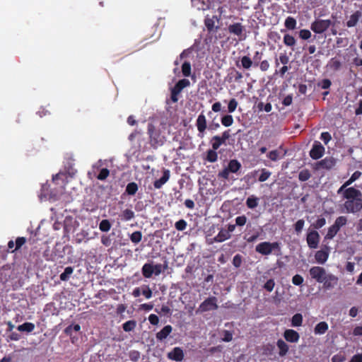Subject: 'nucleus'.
I'll return each instance as SVG.
<instances>
[{
    "mask_svg": "<svg viewBox=\"0 0 362 362\" xmlns=\"http://www.w3.org/2000/svg\"><path fill=\"white\" fill-rule=\"evenodd\" d=\"M346 201L343 204L348 214H357L362 210V193L353 187H349L344 193Z\"/></svg>",
    "mask_w": 362,
    "mask_h": 362,
    "instance_id": "obj_1",
    "label": "nucleus"
},
{
    "mask_svg": "<svg viewBox=\"0 0 362 362\" xmlns=\"http://www.w3.org/2000/svg\"><path fill=\"white\" fill-rule=\"evenodd\" d=\"M255 251L262 255L274 254L276 256L281 255V243L279 242H262L256 245Z\"/></svg>",
    "mask_w": 362,
    "mask_h": 362,
    "instance_id": "obj_2",
    "label": "nucleus"
},
{
    "mask_svg": "<svg viewBox=\"0 0 362 362\" xmlns=\"http://www.w3.org/2000/svg\"><path fill=\"white\" fill-rule=\"evenodd\" d=\"M196 127L198 131V136L199 138H203L205 135L206 130L208 129L209 131H215L220 127V124L218 122H216L214 119H213L209 126H207V121L206 116L204 112H202L197 119L196 120Z\"/></svg>",
    "mask_w": 362,
    "mask_h": 362,
    "instance_id": "obj_3",
    "label": "nucleus"
},
{
    "mask_svg": "<svg viewBox=\"0 0 362 362\" xmlns=\"http://www.w3.org/2000/svg\"><path fill=\"white\" fill-rule=\"evenodd\" d=\"M147 130L149 135L150 144L153 148H156L164 144L165 141V136L161 134L160 130L156 129L152 123L148 124Z\"/></svg>",
    "mask_w": 362,
    "mask_h": 362,
    "instance_id": "obj_4",
    "label": "nucleus"
},
{
    "mask_svg": "<svg viewBox=\"0 0 362 362\" xmlns=\"http://www.w3.org/2000/svg\"><path fill=\"white\" fill-rule=\"evenodd\" d=\"M241 168L242 165L237 159L230 160L228 165L221 171L218 172V177L225 180H228L230 173L238 174Z\"/></svg>",
    "mask_w": 362,
    "mask_h": 362,
    "instance_id": "obj_5",
    "label": "nucleus"
},
{
    "mask_svg": "<svg viewBox=\"0 0 362 362\" xmlns=\"http://www.w3.org/2000/svg\"><path fill=\"white\" fill-rule=\"evenodd\" d=\"M334 23L329 19H316L310 25V29L316 34H322L327 31Z\"/></svg>",
    "mask_w": 362,
    "mask_h": 362,
    "instance_id": "obj_6",
    "label": "nucleus"
},
{
    "mask_svg": "<svg viewBox=\"0 0 362 362\" xmlns=\"http://www.w3.org/2000/svg\"><path fill=\"white\" fill-rule=\"evenodd\" d=\"M190 82L188 79L183 78L178 81L175 85L171 88L170 90V100L173 103H175L178 101V95L182 92L183 88L189 86Z\"/></svg>",
    "mask_w": 362,
    "mask_h": 362,
    "instance_id": "obj_7",
    "label": "nucleus"
},
{
    "mask_svg": "<svg viewBox=\"0 0 362 362\" xmlns=\"http://www.w3.org/2000/svg\"><path fill=\"white\" fill-rule=\"evenodd\" d=\"M217 298L215 296H211L205 299L199 306L196 313H205L210 310L218 309Z\"/></svg>",
    "mask_w": 362,
    "mask_h": 362,
    "instance_id": "obj_8",
    "label": "nucleus"
},
{
    "mask_svg": "<svg viewBox=\"0 0 362 362\" xmlns=\"http://www.w3.org/2000/svg\"><path fill=\"white\" fill-rule=\"evenodd\" d=\"M320 236L318 232L315 230H310L307 233L306 241L308 246L310 249H316L318 247Z\"/></svg>",
    "mask_w": 362,
    "mask_h": 362,
    "instance_id": "obj_9",
    "label": "nucleus"
},
{
    "mask_svg": "<svg viewBox=\"0 0 362 362\" xmlns=\"http://www.w3.org/2000/svg\"><path fill=\"white\" fill-rule=\"evenodd\" d=\"M325 151V147L322 144L318 141H315L310 151V156L314 160H317L323 156Z\"/></svg>",
    "mask_w": 362,
    "mask_h": 362,
    "instance_id": "obj_10",
    "label": "nucleus"
},
{
    "mask_svg": "<svg viewBox=\"0 0 362 362\" xmlns=\"http://www.w3.org/2000/svg\"><path fill=\"white\" fill-rule=\"evenodd\" d=\"M309 274L311 278L318 283H322L324 281L323 278L327 274L325 268L318 266L312 267L309 270Z\"/></svg>",
    "mask_w": 362,
    "mask_h": 362,
    "instance_id": "obj_11",
    "label": "nucleus"
},
{
    "mask_svg": "<svg viewBox=\"0 0 362 362\" xmlns=\"http://www.w3.org/2000/svg\"><path fill=\"white\" fill-rule=\"evenodd\" d=\"M336 165V160L332 157H327L316 163V170H331Z\"/></svg>",
    "mask_w": 362,
    "mask_h": 362,
    "instance_id": "obj_12",
    "label": "nucleus"
},
{
    "mask_svg": "<svg viewBox=\"0 0 362 362\" xmlns=\"http://www.w3.org/2000/svg\"><path fill=\"white\" fill-rule=\"evenodd\" d=\"M329 247L328 246H324L323 248L317 251L315 254V259L319 264H325L329 258Z\"/></svg>",
    "mask_w": 362,
    "mask_h": 362,
    "instance_id": "obj_13",
    "label": "nucleus"
},
{
    "mask_svg": "<svg viewBox=\"0 0 362 362\" xmlns=\"http://www.w3.org/2000/svg\"><path fill=\"white\" fill-rule=\"evenodd\" d=\"M323 280V288L327 290L333 288L338 283V278L332 274H327Z\"/></svg>",
    "mask_w": 362,
    "mask_h": 362,
    "instance_id": "obj_14",
    "label": "nucleus"
},
{
    "mask_svg": "<svg viewBox=\"0 0 362 362\" xmlns=\"http://www.w3.org/2000/svg\"><path fill=\"white\" fill-rule=\"evenodd\" d=\"M228 30L230 33L238 36L240 40H242V36L243 35L245 28L240 23H235L230 25Z\"/></svg>",
    "mask_w": 362,
    "mask_h": 362,
    "instance_id": "obj_15",
    "label": "nucleus"
},
{
    "mask_svg": "<svg viewBox=\"0 0 362 362\" xmlns=\"http://www.w3.org/2000/svg\"><path fill=\"white\" fill-rule=\"evenodd\" d=\"M168 358L175 361H182L184 359V352L180 347H175L171 351L168 353Z\"/></svg>",
    "mask_w": 362,
    "mask_h": 362,
    "instance_id": "obj_16",
    "label": "nucleus"
},
{
    "mask_svg": "<svg viewBox=\"0 0 362 362\" xmlns=\"http://www.w3.org/2000/svg\"><path fill=\"white\" fill-rule=\"evenodd\" d=\"M285 339L291 343L298 342L300 338L299 334L293 329H286L284 333Z\"/></svg>",
    "mask_w": 362,
    "mask_h": 362,
    "instance_id": "obj_17",
    "label": "nucleus"
},
{
    "mask_svg": "<svg viewBox=\"0 0 362 362\" xmlns=\"http://www.w3.org/2000/svg\"><path fill=\"white\" fill-rule=\"evenodd\" d=\"M215 20L216 21H219V18L216 16H214L212 18H206L204 20V25L207 29L209 33H211L215 30L218 29V26H215Z\"/></svg>",
    "mask_w": 362,
    "mask_h": 362,
    "instance_id": "obj_18",
    "label": "nucleus"
},
{
    "mask_svg": "<svg viewBox=\"0 0 362 362\" xmlns=\"http://www.w3.org/2000/svg\"><path fill=\"white\" fill-rule=\"evenodd\" d=\"M173 327L171 325H165L160 331L156 333V337L158 341H163L165 339L169 334L172 332Z\"/></svg>",
    "mask_w": 362,
    "mask_h": 362,
    "instance_id": "obj_19",
    "label": "nucleus"
},
{
    "mask_svg": "<svg viewBox=\"0 0 362 362\" xmlns=\"http://www.w3.org/2000/svg\"><path fill=\"white\" fill-rule=\"evenodd\" d=\"M170 178V170H165L163 171V174L162 177L154 181L153 186L156 189H160L162 187V186L168 182V180Z\"/></svg>",
    "mask_w": 362,
    "mask_h": 362,
    "instance_id": "obj_20",
    "label": "nucleus"
},
{
    "mask_svg": "<svg viewBox=\"0 0 362 362\" xmlns=\"http://www.w3.org/2000/svg\"><path fill=\"white\" fill-rule=\"evenodd\" d=\"M192 4L198 10H206L209 8L210 0H191Z\"/></svg>",
    "mask_w": 362,
    "mask_h": 362,
    "instance_id": "obj_21",
    "label": "nucleus"
},
{
    "mask_svg": "<svg viewBox=\"0 0 362 362\" xmlns=\"http://www.w3.org/2000/svg\"><path fill=\"white\" fill-rule=\"evenodd\" d=\"M362 16V13L360 11H356L351 15L349 20L346 22V26L349 28L354 27L357 25L359 19Z\"/></svg>",
    "mask_w": 362,
    "mask_h": 362,
    "instance_id": "obj_22",
    "label": "nucleus"
},
{
    "mask_svg": "<svg viewBox=\"0 0 362 362\" xmlns=\"http://www.w3.org/2000/svg\"><path fill=\"white\" fill-rule=\"evenodd\" d=\"M231 237L230 234H228V231L225 229H221L218 233L214 238V240L216 243H221Z\"/></svg>",
    "mask_w": 362,
    "mask_h": 362,
    "instance_id": "obj_23",
    "label": "nucleus"
},
{
    "mask_svg": "<svg viewBox=\"0 0 362 362\" xmlns=\"http://www.w3.org/2000/svg\"><path fill=\"white\" fill-rule=\"evenodd\" d=\"M153 267L152 264L145 263L141 268L142 275L146 279L151 278L152 276V275L153 274Z\"/></svg>",
    "mask_w": 362,
    "mask_h": 362,
    "instance_id": "obj_24",
    "label": "nucleus"
},
{
    "mask_svg": "<svg viewBox=\"0 0 362 362\" xmlns=\"http://www.w3.org/2000/svg\"><path fill=\"white\" fill-rule=\"evenodd\" d=\"M276 346L279 349V354L280 356H284L288 353V346L283 339H278Z\"/></svg>",
    "mask_w": 362,
    "mask_h": 362,
    "instance_id": "obj_25",
    "label": "nucleus"
},
{
    "mask_svg": "<svg viewBox=\"0 0 362 362\" xmlns=\"http://www.w3.org/2000/svg\"><path fill=\"white\" fill-rule=\"evenodd\" d=\"M259 198L255 195H250L246 199V206L248 209H254L259 204Z\"/></svg>",
    "mask_w": 362,
    "mask_h": 362,
    "instance_id": "obj_26",
    "label": "nucleus"
},
{
    "mask_svg": "<svg viewBox=\"0 0 362 362\" xmlns=\"http://www.w3.org/2000/svg\"><path fill=\"white\" fill-rule=\"evenodd\" d=\"M328 329L329 326L326 322H320L315 327L314 332L315 334H324Z\"/></svg>",
    "mask_w": 362,
    "mask_h": 362,
    "instance_id": "obj_27",
    "label": "nucleus"
},
{
    "mask_svg": "<svg viewBox=\"0 0 362 362\" xmlns=\"http://www.w3.org/2000/svg\"><path fill=\"white\" fill-rule=\"evenodd\" d=\"M17 329L21 332H32L35 329V325L32 322H24L17 327Z\"/></svg>",
    "mask_w": 362,
    "mask_h": 362,
    "instance_id": "obj_28",
    "label": "nucleus"
},
{
    "mask_svg": "<svg viewBox=\"0 0 362 362\" xmlns=\"http://www.w3.org/2000/svg\"><path fill=\"white\" fill-rule=\"evenodd\" d=\"M340 228L335 225L334 223L327 230V234L325 236V239L326 240H332L334 238V237L338 233Z\"/></svg>",
    "mask_w": 362,
    "mask_h": 362,
    "instance_id": "obj_29",
    "label": "nucleus"
},
{
    "mask_svg": "<svg viewBox=\"0 0 362 362\" xmlns=\"http://www.w3.org/2000/svg\"><path fill=\"white\" fill-rule=\"evenodd\" d=\"M138 189H139L138 185L134 182H129L127 184V185L126 187L125 192L128 195L133 196L136 193V192L138 191Z\"/></svg>",
    "mask_w": 362,
    "mask_h": 362,
    "instance_id": "obj_30",
    "label": "nucleus"
},
{
    "mask_svg": "<svg viewBox=\"0 0 362 362\" xmlns=\"http://www.w3.org/2000/svg\"><path fill=\"white\" fill-rule=\"evenodd\" d=\"M120 217L122 221H130L134 218V212L131 209H126L122 212Z\"/></svg>",
    "mask_w": 362,
    "mask_h": 362,
    "instance_id": "obj_31",
    "label": "nucleus"
},
{
    "mask_svg": "<svg viewBox=\"0 0 362 362\" xmlns=\"http://www.w3.org/2000/svg\"><path fill=\"white\" fill-rule=\"evenodd\" d=\"M241 65L245 69H250L252 66H254L253 61L248 56H243L240 59Z\"/></svg>",
    "mask_w": 362,
    "mask_h": 362,
    "instance_id": "obj_32",
    "label": "nucleus"
},
{
    "mask_svg": "<svg viewBox=\"0 0 362 362\" xmlns=\"http://www.w3.org/2000/svg\"><path fill=\"white\" fill-rule=\"evenodd\" d=\"M283 41L285 45L290 47H293L296 43L295 37L290 34H285L284 35Z\"/></svg>",
    "mask_w": 362,
    "mask_h": 362,
    "instance_id": "obj_33",
    "label": "nucleus"
},
{
    "mask_svg": "<svg viewBox=\"0 0 362 362\" xmlns=\"http://www.w3.org/2000/svg\"><path fill=\"white\" fill-rule=\"evenodd\" d=\"M296 20L291 16H288L286 18L284 25L288 30H294L296 28Z\"/></svg>",
    "mask_w": 362,
    "mask_h": 362,
    "instance_id": "obj_34",
    "label": "nucleus"
},
{
    "mask_svg": "<svg viewBox=\"0 0 362 362\" xmlns=\"http://www.w3.org/2000/svg\"><path fill=\"white\" fill-rule=\"evenodd\" d=\"M223 144H225V141L221 139L220 136H214L211 139V146L214 150L218 149Z\"/></svg>",
    "mask_w": 362,
    "mask_h": 362,
    "instance_id": "obj_35",
    "label": "nucleus"
},
{
    "mask_svg": "<svg viewBox=\"0 0 362 362\" xmlns=\"http://www.w3.org/2000/svg\"><path fill=\"white\" fill-rule=\"evenodd\" d=\"M73 272L74 268L72 267H66L64 272L60 274V279L63 281H68Z\"/></svg>",
    "mask_w": 362,
    "mask_h": 362,
    "instance_id": "obj_36",
    "label": "nucleus"
},
{
    "mask_svg": "<svg viewBox=\"0 0 362 362\" xmlns=\"http://www.w3.org/2000/svg\"><path fill=\"white\" fill-rule=\"evenodd\" d=\"M303 323V315L300 313L295 314L291 318V325L293 327H300Z\"/></svg>",
    "mask_w": 362,
    "mask_h": 362,
    "instance_id": "obj_37",
    "label": "nucleus"
},
{
    "mask_svg": "<svg viewBox=\"0 0 362 362\" xmlns=\"http://www.w3.org/2000/svg\"><path fill=\"white\" fill-rule=\"evenodd\" d=\"M136 326V322L134 320H128L122 325V328L125 332H131Z\"/></svg>",
    "mask_w": 362,
    "mask_h": 362,
    "instance_id": "obj_38",
    "label": "nucleus"
},
{
    "mask_svg": "<svg viewBox=\"0 0 362 362\" xmlns=\"http://www.w3.org/2000/svg\"><path fill=\"white\" fill-rule=\"evenodd\" d=\"M221 122L222 125H223L224 127H230L233 123V116L230 115H223L221 119Z\"/></svg>",
    "mask_w": 362,
    "mask_h": 362,
    "instance_id": "obj_39",
    "label": "nucleus"
},
{
    "mask_svg": "<svg viewBox=\"0 0 362 362\" xmlns=\"http://www.w3.org/2000/svg\"><path fill=\"white\" fill-rule=\"evenodd\" d=\"M111 223L109 220L103 219L100 221L99 224V229L102 232H108L111 228Z\"/></svg>",
    "mask_w": 362,
    "mask_h": 362,
    "instance_id": "obj_40",
    "label": "nucleus"
},
{
    "mask_svg": "<svg viewBox=\"0 0 362 362\" xmlns=\"http://www.w3.org/2000/svg\"><path fill=\"white\" fill-rule=\"evenodd\" d=\"M216 150L210 149L206 152V160L209 162L214 163L216 162L218 159V154L216 151Z\"/></svg>",
    "mask_w": 362,
    "mask_h": 362,
    "instance_id": "obj_41",
    "label": "nucleus"
},
{
    "mask_svg": "<svg viewBox=\"0 0 362 362\" xmlns=\"http://www.w3.org/2000/svg\"><path fill=\"white\" fill-rule=\"evenodd\" d=\"M275 346L272 344H267L262 347V354L266 356H272L274 354Z\"/></svg>",
    "mask_w": 362,
    "mask_h": 362,
    "instance_id": "obj_42",
    "label": "nucleus"
},
{
    "mask_svg": "<svg viewBox=\"0 0 362 362\" xmlns=\"http://www.w3.org/2000/svg\"><path fill=\"white\" fill-rule=\"evenodd\" d=\"M311 177V174L308 169L302 170L298 174V179L301 182L307 181Z\"/></svg>",
    "mask_w": 362,
    "mask_h": 362,
    "instance_id": "obj_43",
    "label": "nucleus"
},
{
    "mask_svg": "<svg viewBox=\"0 0 362 362\" xmlns=\"http://www.w3.org/2000/svg\"><path fill=\"white\" fill-rule=\"evenodd\" d=\"M153 274L156 276H158L162 273L163 271H164L165 269H167L168 264L165 262V264L164 265H162L161 264H157L155 265L153 264Z\"/></svg>",
    "mask_w": 362,
    "mask_h": 362,
    "instance_id": "obj_44",
    "label": "nucleus"
},
{
    "mask_svg": "<svg viewBox=\"0 0 362 362\" xmlns=\"http://www.w3.org/2000/svg\"><path fill=\"white\" fill-rule=\"evenodd\" d=\"M142 239V233L141 231H135L130 235L131 241L134 243H139Z\"/></svg>",
    "mask_w": 362,
    "mask_h": 362,
    "instance_id": "obj_45",
    "label": "nucleus"
},
{
    "mask_svg": "<svg viewBox=\"0 0 362 362\" xmlns=\"http://www.w3.org/2000/svg\"><path fill=\"white\" fill-rule=\"evenodd\" d=\"M191 64L189 62H185L182 65V74L187 77L191 75Z\"/></svg>",
    "mask_w": 362,
    "mask_h": 362,
    "instance_id": "obj_46",
    "label": "nucleus"
},
{
    "mask_svg": "<svg viewBox=\"0 0 362 362\" xmlns=\"http://www.w3.org/2000/svg\"><path fill=\"white\" fill-rule=\"evenodd\" d=\"M362 173L361 171H358V170H356L355 171L352 175L350 177V178L346 180L345 182V183L348 185V186H350L353 182H354L356 180H357L358 179H359L361 176Z\"/></svg>",
    "mask_w": 362,
    "mask_h": 362,
    "instance_id": "obj_47",
    "label": "nucleus"
},
{
    "mask_svg": "<svg viewBox=\"0 0 362 362\" xmlns=\"http://www.w3.org/2000/svg\"><path fill=\"white\" fill-rule=\"evenodd\" d=\"M267 156L269 160L272 161H276L281 158L280 153L276 149L269 151Z\"/></svg>",
    "mask_w": 362,
    "mask_h": 362,
    "instance_id": "obj_48",
    "label": "nucleus"
},
{
    "mask_svg": "<svg viewBox=\"0 0 362 362\" xmlns=\"http://www.w3.org/2000/svg\"><path fill=\"white\" fill-rule=\"evenodd\" d=\"M238 103L235 98H232L229 100L228 104V111L229 113L235 112L238 107Z\"/></svg>",
    "mask_w": 362,
    "mask_h": 362,
    "instance_id": "obj_49",
    "label": "nucleus"
},
{
    "mask_svg": "<svg viewBox=\"0 0 362 362\" xmlns=\"http://www.w3.org/2000/svg\"><path fill=\"white\" fill-rule=\"evenodd\" d=\"M347 223V218L344 216H339L336 218L334 224L337 225L339 228L344 226Z\"/></svg>",
    "mask_w": 362,
    "mask_h": 362,
    "instance_id": "obj_50",
    "label": "nucleus"
},
{
    "mask_svg": "<svg viewBox=\"0 0 362 362\" xmlns=\"http://www.w3.org/2000/svg\"><path fill=\"white\" fill-rule=\"evenodd\" d=\"M142 295L145 296L146 298L149 299L152 297V291L149 288L148 285H143L141 286Z\"/></svg>",
    "mask_w": 362,
    "mask_h": 362,
    "instance_id": "obj_51",
    "label": "nucleus"
},
{
    "mask_svg": "<svg viewBox=\"0 0 362 362\" xmlns=\"http://www.w3.org/2000/svg\"><path fill=\"white\" fill-rule=\"evenodd\" d=\"M262 55H263V53L262 52L256 51L255 52L253 59H252L253 61L254 66H255V67L258 66V65L260 63V61L262 59Z\"/></svg>",
    "mask_w": 362,
    "mask_h": 362,
    "instance_id": "obj_52",
    "label": "nucleus"
},
{
    "mask_svg": "<svg viewBox=\"0 0 362 362\" xmlns=\"http://www.w3.org/2000/svg\"><path fill=\"white\" fill-rule=\"evenodd\" d=\"M187 226V221L184 219H180L175 224V227L177 230L182 231L186 229Z\"/></svg>",
    "mask_w": 362,
    "mask_h": 362,
    "instance_id": "obj_53",
    "label": "nucleus"
},
{
    "mask_svg": "<svg viewBox=\"0 0 362 362\" xmlns=\"http://www.w3.org/2000/svg\"><path fill=\"white\" fill-rule=\"evenodd\" d=\"M305 224V221L303 219L298 220L294 224V229L297 234L301 233Z\"/></svg>",
    "mask_w": 362,
    "mask_h": 362,
    "instance_id": "obj_54",
    "label": "nucleus"
},
{
    "mask_svg": "<svg viewBox=\"0 0 362 362\" xmlns=\"http://www.w3.org/2000/svg\"><path fill=\"white\" fill-rule=\"evenodd\" d=\"M110 175V170L107 168H103L100 170L97 178L99 180H105Z\"/></svg>",
    "mask_w": 362,
    "mask_h": 362,
    "instance_id": "obj_55",
    "label": "nucleus"
},
{
    "mask_svg": "<svg viewBox=\"0 0 362 362\" xmlns=\"http://www.w3.org/2000/svg\"><path fill=\"white\" fill-rule=\"evenodd\" d=\"M271 173L265 168L262 169V173L259 175L258 180L261 182L266 181L270 177Z\"/></svg>",
    "mask_w": 362,
    "mask_h": 362,
    "instance_id": "obj_56",
    "label": "nucleus"
},
{
    "mask_svg": "<svg viewBox=\"0 0 362 362\" xmlns=\"http://www.w3.org/2000/svg\"><path fill=\"white\" fill-rule=\"evenodd\" d=\"M242 262H243V257L241 255L237 254L233 257V264L235 267L239 268L242 264Z\"/></svg>",
    "mask_w": 362,
    "mask_h": 362,
    "instance_id": "obj_57",
    "label": "nucleus"
},
{
    "mask_svg": "<svg viewBox=\"0 0 362 362\" xmlns=\"http://www.w3.org/2000/svg\"><path fill=\"white\" fill-rule=\"evenodd\" d=\"M10 334L7 336L6 341L8 342L10 341H18L21 339V336L20 334L16 332H9Z\"/></svg>",
    "mask_w": 362,
    "mask_h": 362,
    "instance_id": "obj_58",
    "label": "nucleus"
},
{
    "mask_svg": "<svg viewBox=\"0 0 362 362\" xmlns=\"http://www.w3.org/2000/svg\"><path fill=\"white\" fill-rule=\"evenodd\" d=\"M25 242H26L25 238H24V237L17 238L16 240V242H15L16 247H15L14 250H13V252L20 249L23 246V245H24L25 243Z\"/></svg>",
    "mask_w": 362,
    "mask_h": 362,
    "instance_id": "obj_59",
    "label": "nucleus"
},
{
    "mask_svg": "<svg viewBox=\"0 0 362 362\" xmlns=\"http://www.w3.org/2000/svg\"><path fill=\"white\" fill-rule=\"evenodd\" d=\"M341 66V63L339 60L335 59L334 58L332 59L330 62V67L334 71H338Z\"/></svg>",
    "mask_w": 362,
    "mask_h": 362,
    "instance_id": "obj_60",
    "label": "nucleus"
},
{
    "mask_svg": "<svg viewBox=\"0 0 362 362\" xmlns=\"http://www.w3.org/2000/svg\"><path fill=\"white\" fill-rule=\"evenodd\" d=\"M311 35L312 34L309 30L303 29L299 31V37L302 40H308Z\"/></svg>",
    "mask_w": 362,
    "mask_h": 362,
    "instance_id": "obj_61",
    "label": "nucleus"
},
{
    "mask_svg": "<svg viewBox=\"0 0 362 362\" xmlns=\"http://www.w3.org/2000/svg\"><path fill=\"white\" fill-rule=\"evenodd\" d=\"M326 223V220L325 218H319L313 224V226L315 229H320L323 227Z\"/></svg>",
    "mask_w": 362,
    "mask_h": 362,
    "instance_id": "obj_62",
    "label": "nucleus"
},
{
    "mask_svg": "<svg viewBox=\"0 0 362 362\" xmlns=\"http://www.w3.org/2000/svg\"><path fill=\"white\" fill-rule=\"evenodd\" d=\"M303 278L300 274H296L292 278V283L295 286H301L303 283Z\"/></svg>",
    "mask_w": 362,
    "mask_h": 362,
    "instance_id": "obj_63",
    "label": "nucleus"
},
{
    "mask_svg": "<svg viewBox=\"0 0 362 362\" xmlns=\"http://www.w3.org/2000/svg\"><path fill=\"white\" fill-rule=\"evenodd\" d=\"M332 85V82L328 78L322 79L320 82H319L318 86L321 87L322 89H328Z\"/></svg>",
    "mask_w": 362,
    "mask_h": 362,
    "instance_id": "obj_64",
    "label": "nucleus"
}]
</instances>
